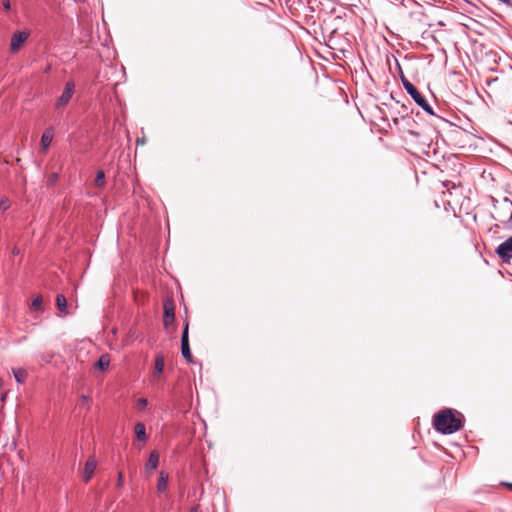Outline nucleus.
Segmentation results:
<instances>
[{"instance_id": "obj_8", "label": "nucleus", "mask_w": 512, "mask_h": 512, "mask_svg": "<svg viewBox=\"0 0 512 512\" xmlns=\"http://www.w3.org/2000/svg\"><path fill=\"white\" fill-rule=\"evenodd\" d=\"M165 365L164 355L162 353H157L154 361V368L152 371L153 380H159L162 376Z\"/></svg>"}, {"instance_id": "obj_23", "label": "nucleus", "mask_w": 512, "mask_h": 512, "mask_svg": "<svg viewBox=\"0 0 512 512\" xmlns=\"http://www.w3.org/2000/svg\"><path fill=\"white\" fill-rule=\"evenodd\" d=\"M57 178H58V175H57V174H53V175H51V177H50V179H49V182H50L51 184H53V183H55V182H56Z\"/></svg>"}, {"instance_id": "obj_1", "label": "nucleus", "mask_w": 512, "mask_h": 512, "mask_svg": "<svg viewBox=\"0 0 512 512\" xmlns=\"http://www.w3.org/2000/svg\"><path fill=\"white\" fill-rule=\"evenodd\" d=\"M435 429L443 434H452L462 427L461 419L450 409H444L433 418Z\"/></svg>"}, {"instance_id": "obj_2", "label": "nucleus", "mask_w": 512, "mask_h": 512, "mask_svg": "<svg viewBox=\"0 0 512 512\" xmlns=\"http://www.w3.org/2000/svg\"><path fill=\"white\" fill-rule=\"evenodd\" d=\"M403 85L406 91L410 94V96L414 99V101L427 113L433 115V110L431 106L428 104L426 99L421 95V93L417 90V88L410 83L408 80L403 79Z\"/></svg>"}, {"instance_id": "obj_10", "label": "nucleus", "mask_w": 512, "mask_h": 512, "mask_svg": "<svg viewBox=\"0 0 512 512\" xmlns=\"http://www.w3.org/2000/svg\"><path fill=\"white\" fill-rule=\"evenodd\" d=\"M159 463V454L157 451H152L149 455L148 461L145 465L147 471H154Z\"/></svg>"}, {"instance_id": "obj_3", "label": "nucleus", "mask_w": 512, "mask_h": 512, "mask_svg": "<svg viewBox=\"0 0 512 512\" xmlns=\"http://www.w3.org/2000/svg\"><path fill=\"white\" fill-rule=\"evenodd\" d=\"M74 91H75V84L73 81H68L66 84H65V87H64V90L62 92V94L60 95V97L58 98L57 102H56V108L57 109H63L64 107L67 106V104L69 103V101L71 100L73 94H74Z\"/></svg>"}, {"instance_id": "obj_28", "label": "nucleus", "mask_w": 512, "mask_h": 512, "mask_svg": "<svg viewBox=\"0 0 512 512\" xmlns=\"http://www.w3.org/2000/svg\"><path fill=\"white\" fill-rule=\"evenodd\" d=\"M19 253V250L17 248H14L13 249V254H18Z\"/></svg>"}, {"instance_id": "obj_20", "label": "nucleus", "mask_w": 512, "mask_h": 512, "mask_svg": "<svg viewBox=\"0 0 512 512\" xmlns=\"http://www.w3.org/2000/svg\"><path fill=\"white\" fill-rule=\"evenodd\" d=\"M147 403L148 402H147L146 398H139L137 400V404L136 405H137L138 409L142 410V409H144L147 406Z\"/></svg>"}, {"instance_id": "obj_11", "label": "nucleus", "mask_w": 512, "mask_h": 512, "mask_svg": "<svg viewBox=\"0 0 512 512\" xmlns=\"http://www.w3.org/2000/svg\"><path fill=\"white\" fill-rule=\"evenodd\" d=\"M56 306H57V309L63 314V316H66L69 314V312L67 310V300L64 295L58 294L56 296Z\"/></svg>"}, {"instance_id": "obj_4", "label": "nucleus", "mask_w": 512, "mask_h": 512, "mask_svg": "<svg viewBox=\"0 0 512 512\" xmlns=\"http://www.w3.org/2000/svg\"><path fill=\"white\" fill-rule=\"evenodd\" d=\"M163 309H164L163 324L166 329H169V327L174 323V320H175V305H174L173 300L167 299L164 302Z\"/></svg>"}, {"instance_id": "obj_9", "label": "nucleus", "mask_w": 512, "mask_h": 512, "mask_svg": "<svg viewBox=\"0 0 512 512\" xmlns=\"http://www.w3.org/2000/svg\"><path fill=\"white\" fill-rule=\"evenodd\" d=\"M97 466L96 459L94 457H89L88 460L85 463L84 470H83V476L82 479L84 482H89L92 478L95 469Z\"/></svg>"}, {"instance_id": "obj_6", "label": "nucleus", "mask_w": 512, "mask_h": 512, "mask_svg": "<svg viewBox=\"0 0 512 512\" xmlns=\"http://www.w3.org/2000/svg\"><path fill=\"white\" fill-rule=\"evenodd\" d=\"M188 326H189V324L186 323L183 333H182L181 353H182L183 358H185L188 362H192V354L190 351L189 339H188Z\"/></svg>"}, {"instance_id": "obj_5", "label": "nucleus", "mask_w": 512, "mask_h": 512, "mask_svg": "<svg viewBox=\"0 0 512 512\" xmlns=\"http://www.w3.org/2000/svg\"><path fill=\"white\" fill-rule=\"evenodd\" d=\"M496 253L502 260H510L512 258V237L508 238L506 241L501 243L497 247Z\"/></svg>"}, {"instance_id": "obj_29", "label": "nucleus", "mask_w": 512, "mask_h": 512, "mask_svg": "<svg viewBox=\"0 0 512 512\" xmlns=\"http://www.w3.org/2000/svg\"><path fill=\"white\" fill-rule=\"evenodd\" d=\"M3 384H4V382H3V380L0 378V389L3 387Z\"/></svg>"}, {"instance_id": "obj_27", "label": "nucleus", "mask_w": 512, "mask_h": 512, "mask_svg": "<svg viewBox=\"0 0 512 512\" xmlns=\"http://www.w3.org/2000/svg\"><path fill=\"white\" fill-rule=\"evenodd\" d=\"M190 512H201V511H200L199 507H194L191 509Z\"/></svg>"}, {"instance_id": "obj_17", "label": "nucleus", "mask_w": 512, "mask_h": 512, "mask_svg": "<svg viewBox=\"0 0 512 512\" xmlns=\"http://www.w3.org/2000/svg\"><path fill=\"white\" fill-rule=\"evenodd\" d=\"M42 302L43 298L41 295H37L35 299L31 302V309L35 311H41L42 310Z\"/></svg>"}, {"instance_id": "obj_30", "label": "nucleus", "mask_w": 512, "mask_h": 512, "mask_svg": "<svg viewBox=\"0 0 512 512\" xmlns=\"http://www.w3.org/2000/svg\"><path fill=\"white\" fill-rule=\"evenodd\" d=\"M508 487L512 490V484H508Z\"/></svg>"}, {"instance_id": "obj_26", "label": "nucleus", "mask_w": 512, "mask_h": 512, "mask_svg": "<svg viewBox=\"0 0 512 512\" xmlns=\"http://www.w3.org/2000/svg\"><path fill=\"white\" fill-rule=\"evenodd\" d=\"M81 400H82L83 403H88L89 402V398L87 396H82Z\"/></svg>"}, {"instance_id": "obj_7", "label": "nucleus", "mask_w": 512, "mask_h": 512, "mask_svg": "<svg viewBox=\"0 0 512 512\" xmlns=\"http://www.w3.org/2000/svg\"><path fill=\"white\" fill-rule=\"evenodd\" d=\"M29 36V33L25 31L16 32L12 35L11 43H10V50L11 52L15 53L17 52L20 47L24 44V42L27 40Z\"/></svg>"}, {"instance_id": "obj_19", "label": "nucleus", "mask_w": 512, "mask_h": 512, "mask_svg": "<svg viewBox=\"0 0 512 512\" xmlns=\"http://www.w3.org/2000/svg\"><path fill=\"white\" fill-rule=\"evenodd\" d=\"M10 207V201L7 198H3L0 201V209L6 211Z\"/></svg>"}, {"instance_id": "obj_16", "label": "nucleus", "mask_w": 512, "mask_h": 512, "mask_svg": "<svg viewBox=\"0 0 512 512\" xmlns=\"http://www.w3.org/2000/svg\"><path fill=\"white\" fill-rule=\"evenodd\" d=\"M13 375L15 377V380L19 383V384H23L25 381H26V378H27V371L25 369H22V368H17V369H13Z\"/></svg>"}, {"instance_id": "obj_25", "label": "nucleus", "mask_w": 512, "mask_h": 512, "mask_svg": "<svg viewBox=\"0 0 512 512\" xmlns=\"http://www.w3.org/2000/svg\"><path fill=\"white\" fill-rule=\"evenodd\" d=\"M6 397H7V392L2 393V395H1V397H0V401H1L2 403H4V402L6 401Z\"/></svg>"}, {"instance_id": "obj_24", "label": "nucleus", "mask_w": 512, "mask_h": 512, "mask_svg": "<svg viewBox=\"0 0 512 512\" xmlns=\"http://www.w3.org/2000/svg\"><path fill=\"white\" fill-rule=\"evenodd\" d=\"M146 142L145 138H139L136 140L137 145H144Z\"/></svg>"}, {"instance_id": "obj_14", "label": "nucleus", "mask_w": 512, "mask_h": 512, "mask_svg": "<svg viewBox=\"0 0 512 512\" xmlns=\"http://www.w3.org/2000/svg\"><path fill=\"white\" fill-rule=\"evenodd\" d=\"M135 434L138 440L146 441V428L145 425L141 422L136 423L135 425Z\"/></svg>"}, {"instance_id": "obj_22", "label": "nucleus", "mask_w": 512, "mask_h": 512, "mask_svg": "<svg viewBox=\"0 0 512 512\" xmlns=\"http://www.w3.org/2000/svg\"><path fill=\"white\" fill-rule=\"evenodd\" d=\"M122 483H123V474L120 472V473L118 474L117 485H118V486H121V485H122Z\"/></svg>"}, {"instance_id": "obj_13", "label": "nucleus", "mask_w": 512, "mask_h": 512, "mask_svg": "<svg viewBox=\"0 0 512 512\" xmlns=\"http://www.w3.org/2000/svg\"><path fill=\"white\" fill-rule=\"evenodd\" d=\"M168 474L164 471H161L159 474V479L157 483L158 492H164L168 485Z\"/></svg>"}, {"instance_id": "obj_15", "label": "nucleus", "mask_w": 512, "mask_h": 512, "mask_svg": "<svg viewBox=\"0 0 512 512\" xmlns=\"http://www.w3.org/2000/svg\"><path fill=\"white\" fill-rule=\"evenodd\" d=\"M53 140V134L51 130H46L41 137V146L43 150H46Z\"/></svg>"}, {"instance_id": "obj_12", "label": "nucleus", "mask_w": 512, "mask_h": 512, "mask_svg": "<svg viewBox=\"0 0 512 512\" xmlns=\"http://www.w3.org/2000/svg\"><path fill=\"white\" fill-rule=\"evenodd\" d=\"M110 364V356L108 354H103L100 356L99 360L95 363V368L105 371Z\"/></svg>"}, {"instance_id": "obj_21", "label": "nucleus", "mask_w": 512, "mask_h": 512, "mask_svg": "<svg viewBox=\"0 0 512 512\" xmlns=\"http://www.w3.org/2000/svg\"><path fill=\"white\" fill-rule=\"evenodd\" d=\"M3 7L6 11H9L11 9V4L9 0H3L2 1Z\"/></svg>"}, {"instance_id": "obj_18", "label": "nucleus", "mask_w": 512, "mask_h": 512, "mask_svg": "<svg viewBox=\"0 0 512 512\" xmlns=\"http://www.w3.org/2000/svg\"><path fill=\"white\" fill-rule=\"evenodd\" d=\"M95 186L102 187L105 183V174L102 170L97 172L96 178L94 180Z\"/></svg>"}]
</instances>
